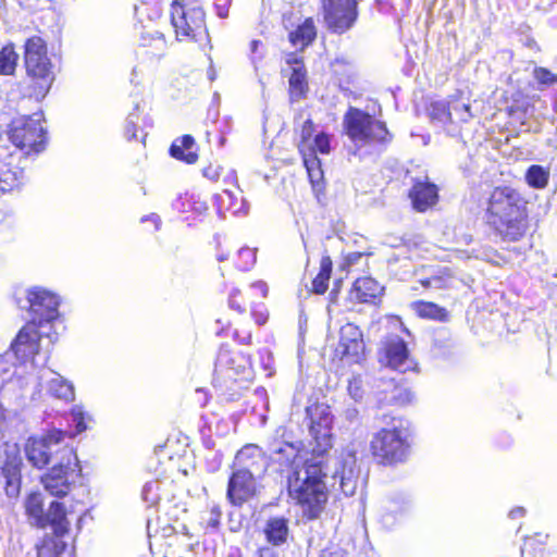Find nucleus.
I'll use <instances>...</instances> for the list:
<instances>
[{
	"label": "nucleus",
	"instance_id": "obj_1",
	"mask_svg": "<svg viewBox=\"0 0 557 557\" xmlns=\"http://www.w3.org/2000/svg\"><path fill=\"white\" fill-rule=\"evenodd\" d=\"M528 201L510 186L495 187L486 208L487 224L503 240L518 242L528 231Z\"/></svg>",
	"mask_w": 557,
	"mask_h": 557
},
{
	"label": "nucleus",
	"instance_id": "obj_2",
	"mask_svg": "<svg viewBox=\"0 0 557 557\" xmlns=\"http://www.w3.org/2000/svg\"><path fill=\"white\" fill-rule=\"evenodd\" d=\"M325 455H312L311 459L304 461L300 469L294 471V481L289 483V495L300 506L305 516L309 519L317 518L327 500L326 483L329 465L325 470L322 466V457Z\"/></svg>",
	"mask_w": 557,
	"mask_h": 557
},
{
	"label": "nucleus",
	"instance_id": "obj_3",
	"mask_svg": "<svg viewBox=\"0 0 557 557\" xmlns=\"http://www.w3.org/2000/svg\"><path fill=\"white\" fill-rule=\"evenodd\" d=\"M25 66L27 75L36 84L35 96L44 98L53 83L54 73L46 44L40 37L34 36L26 41Z\"/></svg>",
	"mask_w": 557,
	"mask_h": 557
},
{
	"label": "nucleus",
	"instance_id": "obj_4",
	"mask_svg": "<svg viewBox=\"0 0 557 557\" xmlns=\"http://www.w3.org/2000/svg\"><path fill=\"white\" fill-rule=\"evenodd\" d=\"M344 127L347 136L356 145L391 140V134L383 122L374 120L370 114L356 108H349L346 112Z\"/></svg>",
	"mask_w": 557,
	"mask_h": 557
},
{
	"label": "nucleus",
	"instance_id": "obj_5",
	"mask_svg": "<svg viewBox=\"0 0 557 557\" xmlns=\"http://www.w3.org/2000/svg\"><path fill=\"white\" fill-rule=\"evenodd\" d=\"M171 23L180 40L189 38L203 46L209 42V34L205 23V12L201 8H185L173 1L170 11Z\"/></svg>",
	"mask_w": 557,
	"mask_h": 557
},
{
	"label": "nucleus",
	"instance_id": "obj_6",
	"mask_svg": "<svg viewBox=\"0 0 557 557\" xmlns=\"http://www.w3.org/2000/svg\"><path fill=\"white\" fill-rule=\"evenodd\" d=\"M9 140L25 153L39 152L45 148L46 133L41 125V114L18 116L7 131Z\"/></svg>",
	"mask_w": 557,
	"mask_h": 557
},
{
	"label": "nucleus",
	"instance_id": "obj_7",
	"mask_svg": "<svg viewBox=\"0 0 557 557\" xmlns=\"http://www.w3.org/2000/svg\"><path fill=\"white\" fill-rule=\"evenodd\" d=\"M81 471L77 455H62L41 478L47 492L57 497L67 495L77 472Z\"/></svg>",
	"mask_w": 557,
	"mask_h": 557
},
{
	"label": "nucleus",
	"instance_id": "obj_8",
	"mask_svg": "<svg viewBox=\"0 0 557 557\" xmlns=\"http://www.w3.org/2000/svg\"><path fill=\"white\" fill-rule=\"evenodd\" d=\"M309 419V432L315 446L310 453H327L332 448L331 426L333 417L325 404H312L306 408Z\"/></svg>",
	"mask_w": 557,
	"mask_h": 557
},
{
	"label": "nucleus",
	"instance_id": "obj_9",
	"mask_svg": "<svg viewBox=\"0 0 557 557\" xmlns=\"http://www.w3.org/2000/svg\"><path fill=\"white\" fill-rule=\"evenodd\" d=\"M388 428H382L371 440L372 453H398L409 447L408 430L400 419L391 418L386 423Z\"/></svg>",
	"mask_w": 557,
	"mask_h": 557
},
{
	"label": "nucleus",
	"instance_id": "obj_10",
	"mask_svg": "<svg viewBox=\"0 0 557 557\" xmlns=\"http://www.w3.org/2000/svg\"><path fill=\"white\" fill-rule=\"evenodd\" d=\"M324 20L334 32L350 28L357 18L356 0H323Z\"/></svg>",
	"mask_w": 557,
	"mask_h": 557
},
{
	"label": "nucleus",
	"instance_id": "obj_11",
	"mask_svg": "<svg viewBox=\"0 0 557 557\" xmlns=\"http://www.w3.org/2000/svg\"><path fill=\"white\" fill-rule=\"evenodd\" d=\"M374 395L381 406H404L413 399L412 392L395 377L382 375L374 382Z\"/></svg>",
	"mask_w": 557,
	"mask_h": 557
},
{
	"label": "nucleus",
	"instance_id": "obj_12",
	"mask_svg": "<svg viewBox=\"0 0 557 557\" xmlns=\"http://www.w3.org/2000/svg\"><path fill=\"white\" fill-rule=\"evenodd\" d=\"M27 301L40 327L58 318L59 298L57 295L40 288L28 290Z\"/></svg>",
	"mask_w": 557,
	"mask_h": 557
},
{
	"label": "nucleus",
	"instance_id": "obj_13",
	"mask_svg": "<svg viewBox=\"0 0 557 557\" xmlns=\"http://www.w3.org/2000/svg\"><path fill=\"white\" fill-rule=\"evenodd\" d=\"M354 457L355 455H348L345 460L336 455L326 460L322 457L323 468L325 469V466L329 465L327 476L331 475L334 481L339 480L341 490L345 495H352L357 488L356 460Z\"/></svg>",
	"mask_w": 557,
	"mask_h": 557
},
{
	"label": "nucleus",
	"instance_id": "obj_14",
	"mask_svg": "<svg viewBox=\"0 0 557 557\" xmlns=\"http://www.w3.org/2000/svg\"><path fill=\"white\" fill-rule=\"evenodd\" d=\"M40 326L33 319L17 333L15 339L11 344V349L15 357L23 363L32 360L38 354L41 341Z\"/></svg>",
	"mask_w": 557,
	"mask_h": 557
},
{
	"label": "nucleus",
	"instance_id": "obj_15",
	"mask_svg": "<svg viewBox=\"0 0 557 557\" xmlns=\"http://www.w3.org/2000/svg\"><path fill=\"white\" fill-rule=\"evenodd\" d=\"M380 361L394 370H399L400 372H406L412 368L407 345L397 335L388 336L383 342Z\"/></svg>",
	"mask_w": 557,
	"mask_h": 557
},
{
	"label": "nucleus",
	"instance_id": "obj_16",
	"mask_svg": "<svg viewBox=\"0 0 557 557\" xmlns=\"http://www.w3.org/2000/svg\"><path fill=\"white\" fill-rule=\"evenodd\" d=\"M256 480L250 471L240 469L233 472L226 496L232 505L242 506L256 495Z\"/></svg>",
	"mask_w": 557,
	"mask_h": 557
},
{
	"label": "nucleus",
	"instance_id": "obj_17",
	"mask_svg": "<svg viewBox=\"0 0 557 557\" xmlns=\"http://www.w3.org/2000/svg\"><path fill=\"white\" fill-rule=\"evenodd\" d=\"M364 351L362 333L359 327L352 323H346L339 331V343L336 348L341 358L351 357L356 361Z\"/></svg>",
	"mask_w": 557,
	"mask_h": 557
},
{
	"label": "nucleus",
	"instance_id": "obj_18",
	"mask_svg": "<svg viewBox=\"0 0 557 557\" xmlns=\"http://www.w3.org/2000/svg\"><path fill=\"white\" fill-rule=\"evenodd\" d=\"M22 466L21 455H7L2 466V474L5 478L4 490L9 498L16 499L20 495Z\"/></svg>",
	"mask_w": 557,
	"mask_h": 557
},
{
	"label": "nucleus",
	"instance_id": "obj_19",
	"mask_svg": "<svg viewBox=\"0 0 557 557\" xmlns=\"http://www.w3.org/2000/svg\"><path fill=\"white\" fill-rule=\"evenodd\" d=\"M409 196L413 208L423 212L436 203L437 187L429 182H416Z\"/></svg>",
	"mask_w": 557,
	"mask_h": 557
},
{
	"label": "nucleus",
	"instance_id": "obj_20",
	"mask_svg": "<svg viewBox=\"0 0 557 557\" xmlns=\"http://www.w3.org/2000/svg\"><path fill=\"white\" fill-rule=\"evenodd\" d=\"M45 522L42 523V528H47L50 525L53 530V533L57 535H64L70 528V521L66 518V510L62 503L52 502L49 505L48 510L44 516Z\"/></svg>",
	"mask_w": 557,
	"mask_h": 557
},
{
	"label": "nucleus",
	"instance_id": "obj_21",
	"mask_svg": "<svg viewBox=\"0 0 557 557\" xmlns=\"http://www.w3.org/2000/svg\"><path fill=\"white\" fill-rule=\"evenodd\" d=\"M195 139L190 135H184L174 140L170 153L173 158L193 164L197 161L198 154L195 149Z\"/></svg>",
	"mask_w": 557,
	"mask_h": 557
},
{
	"label": "nucleus",
	"instance_id": "obj_22",
	"mask_svg": "<svg viewBox=\"0 0 557 557\" xmlns=\"http://www.w3.org/2000/svg\"><path fill=\"white\" fill-rule=\"evenodd\" d=\"M64 437V433L60 430H53L47 434L32 436L24 446L25 453H45L51 449L53 445L59 444Z\"/></svg>",
	"mask_w": 557,
	"mask_h": 557
},
{
	"label": "nucleus",
	"instance_id": "obj_23",
	"mask_svg": "<svg viewBox=\"0 0 557 557\" xmlns=\"http://www.w3.org/2000/svg\"><path fill=\"white\" fill-rule=\"evenodd\" d=\"M289 533L288 522L285 518H271L264 527L267 541L274 546L284 544Z\"/></svg>",
	"mask_w": 557,
	"mask_h": 557
},
{
	"label": "nucleus",
	"instance_id": "obj_24",
	"mask_svg": "<svg viewBox=\"0 0 557 557\" xmlns=\"http://www.w3.org/2000/svg\"><path fill=\"white\" fill-rule=\"evenodd\" d=\"M24 507L29 523L37 528H42V523L45 522L44 516L46 511L44 510V497L41 493H30L24 502Z\"/></svg>",
	"mask_w": 557,
	"mask_h": 557
},
{
	"label": "nucleus",
	"instance_id": "obj_25",
	"mask_svg": "<svg viewBox=\"0 0 557 557\" xmlns=\"http://www.w3.org/2000/svg\"><path fill=\"white\" fill-rule=\"evenodd\" d=\"M62 535H46L40 543L36 545L38 557H64L66 544L61 539Z\"/></svg>",
	"mask_w": 557,
	"mask_h": 557
},
{
	"label": "nucleus",
	"instance_id": "obj_26",
	"mask_svg": "<svg viewBox=\"0 0 557 557\" xmlns=\"http://www.w3.org/2000/svg\"><path fill=\"white\" fill-rule=\"evenodd\" d=\"M315 36L317 30L313 20L309 17L289 34V40L295 48L302 50L314 40Z\"/></svg>",
	"mask_w": 557,
	"mask_h": 557
},
{
	"label": "nucleus",
	"instance_id": "obj_27",
	"mask_svg": "<svg viewBox=\"0 0 557 557\" xmlns=\"http://www.w3.org/2000/svg\"><path fill=\"white\" fill-rule=\"evenodd\" d=\"M288 63H295L297 66L293 67V73L289 77V92L292 100H298L300 99L306 89H307V82H306V72L305 70L299 65V62L296 58L288 59Z\"/></svg>",
	"mask_w": 557,
	"mask_h": 557
},
{
	"label": "nucleus",
	"instance_id": "obj_28",
	"mask_svg": "<svg viewBox=\"0 0 557 557\" xmlns=\"http://www.w3.org/2000/svg\"><path fill=\"white\" fill-rule=\"evenodd\" d=\"M25 184L24 171L20 168L0 172V193L20 190Z\"/></svg>",
	"mask_w": 557,
	"mask_h": 557
},
{
	"label": "nucleus",
	"instance_id": "obj_29",
	"mask_svg": "<svg viewBox=\"0 0 557 557\" xmlns=\"http://www.w3.org/2000/svg\"><path fill=\"white\" fill-rule=\"evenodd\" d=\"M354 289L360 301L368 302L381 293L382 287L375 280L366 276L355 281Z\"/></svg>",
	"mask_w": 557,
	"mask_h": 557
},
{
	"label": "nucleus",
	"instance_id": "obj_30",
	"mask_svg": "<svg viewBox=\"0 0 557 557\" xmlns=\"http://www.w3.org/2000/svg\"><path fill=\"white\" fill-rule=\"evenodd\" d=\"M53 377L48 382V392L60 399L73 400L74 399V387L73 385L64 380L57 373L51 372Z\"/></svg>",
	"mask_w": 557,
	"mask_h": 557
},
{
	"label": "nucleus",
	"instance_id": "obj_31",
	"mask_svg": "<svg viewBox=\"0 0 557 557\" xmlns=\"http://www.w3.org/2000/svg\"><path fill=\"white\" fill-rule=\"evenodd\" d=\"M413 308L416 313L421 318L445 321L448 315L445 308L434 302L417 301L413 304Z\"/></svg>",
	"mask_w": 557,
	"mask_h": 557
},
{
	"label": "nucleus",
	"instance_id": "obj_32",
	"mask_svg": "<svg viewBox=\"0 0 557 557\" xmlns=\"http://www.w3.org/2000/svg\"><path fill=\"white\" fill-rule=\"evenodd\" d=\"M332 272V260L330 257H323L320 262V272L312 281L313 292L323 294L329 287V280Z\"/></svg>",
	"mask_w": 557,
	"mask_h": 557
},
{
	"label": "nucleus",
	"instance_id": "obj_33",
	"mask_svg": "<svg viewBox=\"0 0 557 557\" xmlns=\"http://www.w3.org/2000/svg\"><path fill=\"white\" fill-rule=\"evenodd\" d=\"M549 172L541 165H531L525 173L529 186L537 189L544 188L548 183Z\"/></svg>",
	"mask_w": 557,
	"mask_h": 557
},
{
	"label": "nucleus",
	"instance_id": "obj_34",
	"mask_svg": "<svg viewBox=\"0 0 557 557\" xmlns=\"http://www.w3.org/2000/svg\"><path fill=\"white\" fill-rule=\"evenodd\" d=\"M139 120L140 116L137 112H132L127 116L125 125V136L128 140H139L141 143L145 141L147 134L144 133L141 127L138 125Z\"/></svg>",
	"mask_w": 557,
	"mask_h": 557
},
{
	"label": "nucleus",
	"instance_id": "obj_35",
	"mask_svg": "<svg viewBox=\"0 0 557 557\" xmlns=\"http://www.w3.org/2000/svg\"><path fill=\"white\" fill-rule=\"evenodd\" d=\"M430 116L433 121H437L442 124H446L447 122L453 123V112L450 110V104L445 103L443 101L432 102L429 109Z\"/></svg>",
	"mask_w": 557,
	"mask_h": 557
},
{
	"label": "nucleus",
	"instance_id": "obj_36",
	"mask_svg": "<svg viewBox=\"0 0 557 557\" xmlns=\"http://www.w3.org/2000/svg\"><path fill=\"white\" fill-rule=\"evenodd\" d=\"M17 54L12 47H4L0 51V74L11 75L15 71Z\"/></svg>",
	"mask_w": 557,
	"mask_h": 557
},
{
	"label": "nucleus",
	"instance_id": "obj_37",
	"mask_svg": "<svg viewBox=\"0 0 557 557\" xmlns=\"http://www.w3.org/2000/svg\"><path fill=\"white\" fill-rule=\"evenodd\" d=\"M256 262V250L244 247L237 251L235 265L238 270H249Z\"/></svg>",
	"mask_w": 557,
	"mask_h": 557
},
{
	"label": "nucleus",
	"instance_id": "obj_38",
	"mask_svg": "<svg viewBox=\"0 0 557 557\" xmlns=\"http://www.w3.org/2000/svg\"><path fill=\"white\" fill-rule=\"evenodd\" d=\"M454 278L446 273L434 275L429 278L422 280L421 285L425 288L443 289L453 286Z\"/></svg>",
	"mask_w": 557,
	"mask_h": 557
},
{
	"label": "nucleus",
	"instance_id": "obj_39",
	"mask_svg": "<svg viewBox=\"0 0 557 557\" xmlns=\"http://www.w3.org/2000/svg\"><path fill=\"white\" fill-rule=\"evenodd\" d=\"M306 151L315 154L317 152L326 154L330 152V138L324 133L315 135L313 140L306 147Z\"/></svg>",
	"mask_w": 557,
	"mask_h": 557
},
{
	"label": "nucleus",
	"instance_id": "obj_40",
	"mask_svg": "<svg viewBox=\"0 0 557 557\" xmlns=\"http://www.w3.org/2000/svg\"><path fill=\"white\" fill-rule=\"evenodd\" d=\"M449 104L453 112V122H468L472 117L468 103L451 100Z\"/></svg>",
	"mask_w": 557,
	"mask_h": 557
},
{
	"label": "nucleus",
	"instance_id": "obj_41",
	"mask_svg": "<svg viewBox=\"0 0 557 557\" xmlns=\"http://www.w3.org/2000/svg\"><path fill=\"white\" fill-rule=\"evenodd\" d=\"M314 132V125L311 121V119L307 117L301 123V129H300V141L298 144V148L300 152H304L307 145L311 143V137Z\"/></svg>",
	"mask_w": 557,
	"mask_h": 557
},
{
	"label": "nucleus",
	"instance_id": "obj_42",
	"mask_svg": "<svg viewBox=\"0 0 557 557\" xmlns=\"http://www.w3.org/2000/svg\"><path fill=\"white\" fill-rule=\"evenodd\" d=\"M227 197L230 200V210L233 211V213H239L244 212L246 213V208L244 205V198L242 197V191H238L237 195L231 190H224L222 196V201H224L223 197Z\"/></svg>",
	"mask_w": 557,
	"mask_h": 557
},
{
	"label": "nucleus",
	"instance_id": "obj_43",
	"mask_svg": "<svg viewBox=\"0 0 557 557\" xmlns=\"http://www.w3.org/2000/svg\"><path fill=\"white\" fill-rule=\"evenodd\" d=\"M72 422L75 424L76 433H82L87 429L85 420H90L81 406H74L71 410Z\"/></svg>",
	"mask_w": 557,
	"mask_h": 557
},
{
	"label": "nucleus",
	"instance_id": "obj_44",
	"mask_svg": "<svg viewBox=\"0 0 557 557\" xmlns=\"http://www.w3.org/2000/svg\"><path fill=\"white\" fill-rule=\"evenodd\" d=\"M534 77L539 83L544 85H553L557 83V75L545 67H535Z\"/></svg>",
	"mask_w": 557,
	"mask_h": 557
},
{
	"label": "nucleus",
	"instance_id": "obj_45",
	"mask_svg": "<svg viewBox=\"0 0 557 557\" xmlns=\"http://www.w3.org/2000/svg\"><path fill=\"white\" fill-rule=\"evenodd\" d=\"M27 460L32 463L33 467L41 469L45 466L50 463H54L57 460H52V455H26Z\"/></svg>",
	"mask_w": 557,
	"mask_h": 557
},
{
	"label": "nucleus",
	"instance_id": "obj_46",
	"mask_svg": "<svg viewBox=\"0 0 557 557\" xmlns=\"http://www.w3.org/2000/svg\"><path fill=\"white\" fill-rule=\"evenodd\" d=\"M348 393L355 400H360L363 396V391L361 386V381L357 377H354L349 381L348 384Z\"/></svg>",
	"mask_w": 557,
	"mask_h": 557
},
{
	"label": "nucleus",
	"instance_id": "obj_47",
	"mask_svg": "<svg viewBox=\"0 0 557 557\" xmlns=\"http://www.w3.org/2000/svg\"><path fill=\"white\" fill-rule=\"evenodd\" d=\"M248 293L255 298L262 299L268 294V286L264 282H256L249 286Z\"/></svg>",
	"mask_w": 557,
	"mask_h": 557
},
{
	"label": "nucleus",
	"instance_id": "obj_48",
	"mask_svg": "<svg viewBox=\"0 0 557 557\" xmlns=\"http://www.w3.org/2000/svg\"><path fill=\"white\" fill-rule=\"evenodd\" d=\"M302 154L304 163L307 169V171L317 169V166H320V160L317 158L315 154L304 150V152H300Z\"/></svg>",
	"mask_w": 557,
	"mask_h": 557
},
{
	"label": "nucleus",
	"instance_id": "obj_49",
	"mask_svg": "<svg viewBox=\"0 0 557 557\" xmlns=\"http://www.w3.org/2000/svg\"><path fill=\"white\" fill-rule=\"evenodd\" d=\"M203 176L211 180L216 181L221 174V168L219 165H208L202 170Z\"/></svg>",
	"mask_w": 557,
	"mask_h": 557
},
{
	"label": "nucleus",
	"instance_id": "obj_50",
	"mask_svg": "<svg viewBox=\"0 0 557 557\" xmlns=\"http://www.w3.org/2000/svg\"><path fill=\"white\" fill-rule=\"evenodd\" d=\"M375 456L377 457L376 463L382 465V466H389V465H394L396 462L404 461L403 458H399V459L396 458L398 455H375Z\"/></svg>",
	"mask_w": 557,
	"mask_h": 557
},
{
	"label": "nucleus",
	"instance_id": "obj_51",
	"mask_svg": "<svg viewBox=\"0 0 557 557\" xmlns=\"http://www.w3.org/2000/svg\"><path fill=\"white\" fill-rule=\"evenodd\" d=\"M307 172H308V176H309L313 187L314 188L319 187L320 183L322 181V177H323V172L321 170V166H317V169H312Z\"/></svg>",
	"mask_w": 557,
	"mask_h": 557
},
{
	"label": "nucleus",
	"instance_id": "obj_52",
	"mask_svg": "<svg viewBox=\"0 0 557 557\" xmlns=\"http://www.w3.org/2000/svg\"><path fill=\"white\" fill-rule=\"evenodd\" d=\"M221 510L218 506H214L212 509H211V512H210V518L208 520V525L211 527V528H216L220 523V518H221Z\"/></svg>",
	"mask_w": 557,
	"mask_h": 557
},
{
	"label": "nucleus",
	"instance_id": "obj_53",
	"mask_svg": "<svg viewBox=\"0 0 557 557\" xmlns=\"http://www.w3.org/2000/svg\"><path fill=\"white\" fill-rule=\"evenodd\" d=\"M251 310H252V314L253 317L256 318V322L259 324V325H262L265 323L267 319H268V315L265 313H263L262 311H258L257 308H256V304L253 300H251Z\"/></svg>",
	"mask_w": 557,
	"mask_h": 557
},
{
	"label": "nucleus",
	"instance_id": "obj_54",
	"mask_svg": "<svg viewBox=\"0 0 557 557\" xmlns=\"http://www.w3.org/2000/svg\"><path fill=\"white\" fill-rule=\"evenodd\" d=\"M228 3H230V0H225L222 3H216L218 15L220 17H226L227 16V14H228Z\"/></svg>",
	"mask_w": 557,
	"mask_h": 557
},
{
	"label": "nucleus",
	"instance_id": "obj_55",
	"mask_svg": "<svg viewBox=\"0 0 557 557\" xmlns=\"http://www.w3.org/2000/svg\"><path fill=\"white\" fill-rule=\"evenodd\" d=\"M230 306H231V308L236 309L239 312H243L245 310V308L242 306V304L236 300V294L235 293H233L230 296Z\"/></svg>",
	"mask_w": 557,
	"mask_h": 557
},
{
	"label": "nucleus",
	"instance_id": "obj_56",
	"mask_svg": "<svg viewBox=\"0 0 557 557\" xmlns=\"http://www.w3.org/2000/svg\"><path fill=\"white\" fill-rule=\"evenodd\" d=\"M525 513V509L523 507H517L515 509H512L510 512H509V517L511 519H516V518H520V517H523Z\"/></svg>",
	"mask_w": 557,
	"mask_h": 557
},
{
	"label": "nucleus",
	"instance_id": "obj_57",
	"mask_svg": "<svg viewBox=\"0 0 557 557\" xmlns=\"http://www.w3.org/2000/svg\"><path fill=\"white\" fill-rule=\"evenodd\" d=\"M358 416V410L356 408H349L346 410V418L350 421L355 420Z\"/></svg>",
	"mask_w": 557,
	"mask_h": 557
},
{
	"label": "nucleus",
	"instance_id": "obj_58",
	"mask_svg": "<svg viewBox=\"0 0 557 557\" xmlns=\"http://www.w3.org/2000/svg\"><path fill=\"white\" fill-rule=\"evenodd\" d=\"M361 257L362 255L360 252H352L347 256V261L349 263H356Z\"/></svg>",
	"mask_w": 557,
	"mask_h": 557
},
{
	"label": "nucleus",
	"instance_id": "obj_59",
	"mask_svg": "<svg viewBox=\"0 0 557 557\" xmlns=\"http://www.w3.org/2000/svg\"><path fill=\"white\" fill-rule=\"evenodd\" d=\"M534 540L531 537L525 539L524 545L521 548L522 554H524L527 550H529L533 546Z\"/></svg>",
	"mask_w": 557,
	"mask_h": 557
},
{
	"label": "nucleus",
	"instance_id": "obj_60",
	"mask_svg": "<svg viewBox=\"0 0 557 557\" xmlns=\"http://www.w3.org/2000/svg\"><path fill=\"white\" fill-rule=\"evenodd\" d=\"M216 259H218V261L222 262L227 259V255H225L223 252H219L216 256Z\"/></svg>",
	"mask_w": 557,
	"mask_h": 557
},
{
	"label": "nucleus",
	"instance_id": "obj_61",
	"mask_svg": "<svg viewBox=\"0 0 557 557\" xmlns=\"http://www.w3.org/2000/svg\"><path fill=\"white\" fill-rule=\"evenodd\" d=\"M259 44H260V41H259V40H252V41H251V45H250V46H251V51H252V52H256V51H257V48H258V45H259Z\"/></svg>",
	"mask_w": 557,
	"mask_h": 557
},
{
	"label": "nucleus",
	"instance_id": "obj_62",
	"mask_svg": "<svg viewBox=\"0 0 557 557\" xmlns=\"http://www.w3.org/2000/svg\"><path fill=\"white\" fill-rule=\"evenodd\" d=\"M219 361H220L221 363H227V364L230 363V361L226 359V356H224V355L220 356Z\"/></svg>",
	"mask_w": 557,
	"mask_h": 557
},
{
	"label": "nucleus",
	"instance_id": "obj_63",
	"mask_svg": "<svg viewBox=\"0 0 557 557\" xmlns=\"http://www.w3.org/2000/svg\"><path fill=\"white\" fill-rule=\"evenodd\" d=\"M152 220L153 222L156 223V225L158 226V223H159V216L158 215H152Z\"/></svg>",
	"mask_w": 557,
	"mask_h": 557
},
{
	"label": "nucleus",
	"instance_id": "obj_64",
	"mask_svg": "<svg viewBox=\"0 0 557 557\" xmlns=\"http://www.w3.org/2000/svg\"><path fill=\"white\" fill-rule=\"evenodd\" d=\"M274 453L281 454V453H284V449H283L282 447H280V448H277V449H275V451H274Z\"/></svg>",
	"mask_w": 557,
	"mask_h": 557
}]
</instances>
